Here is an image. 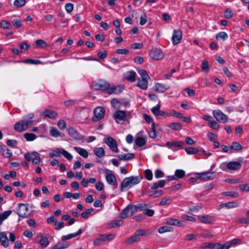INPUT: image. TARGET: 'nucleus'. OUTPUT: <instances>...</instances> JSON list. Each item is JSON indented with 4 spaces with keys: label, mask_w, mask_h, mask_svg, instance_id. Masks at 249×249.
Returning <instances> with one entry per match:
<instances>
[{
    "label": "nucleus",
    "mask_w": 249,
    "mask_h": 249,
    "mask_svg": "<svg viewBox=\"0 0 249 249\" xmlns=\"http://www.w3.org/2000/svg\"><path fill=\"white\" fill-rule=\"evenodd\" d=\"M165 145L169 148H173L174 147H181L184 145V143L179 141L167 142Z\"/></svg>",
    "instance_id": "obj_25"
},
{
    "label": "nucleus",
    "mask_w": 249,
    "mask_h": 249,
    "mask_svg": "<svg viewBox=\"0 0 249 249\" xmlns=\"http://www.w3.org/2000/svg\"><path fill=\"white\" fill-rule=\"evenodd\" d=\"M93 153L99 158H103L105 155V152L103 147H96L94 148Z\"/></svg>",
    "instance_id": "obj_30"
},
{
    "label": "nucleus",
    "mask_w": 249,
    "mask_h": 249,
    "mask_svg": "<svg viewBox=\"0 0 249 249\" xmlns=\"http://www.w3.org/2000/svg\"><path fill=\"white\" fill-rule=\"evenodd\" d=\"M169 89V87L160 83H157L155 85V90L160 93H163Z\"/></svg>",
    "instance_id": "obj_26"
},
{
    "label": "nucleus",
    "mask_w": 249,
    "mask_h": 249,
    "mask_svg": "<svg viewBox=\"0 0 249 249\" xmlns=\"http://www.w3.org/2000/svg\"><path fill=\"white\" fill-rule=\"evenodd\" d=\"M171 201V198L170 197H165L162 198L161 200L159 203V205L160 206H163L165 204H168L170 203Z\"/></svg>",
    "instance_id": "obj_57"
},
{
    "label": "nucleus",
    "mask_w": 249,
    "mask_h": 249,
    "mask_svg": "<svg viewBox=\"0 0 249 249\" xmlns=\"http://www.w3.org/2000/svg\"><path fill=\"white\" fill-rule=\"evenodd\" d=\"M135 142L138 146L142 147L146 144V141L143 138L138 137L135 139Z\"/></svg>",
    "instance_id": "obj_38"
},
{
    "label": "nucleus",
    "mask_w": 249,
    "mask_h": 249,
    "mask_svg": "<svg viewBox=\"0 0 249 249\" xmlns=\"http://www.w3.org/2000/svg\"><path fill=\"white\" fill-rule=\"evenodd\" d=\"M198 219L205 224H211L214 220V217L209 215H199Z\"/></svg>",
    "instance_id": "obj_20"
},
{
    "label": "nucleus",
    "mask_w": 249,
    "mask_h": 249,
    "mask_svg": "<svg viewBox=\"0 0 249 249\" xmlns=\"http://www.w3.org/2000/svg\"><path fill=\"white\" fill-rule=\"evenodd\" d=\"M104 142L109 147L110 149L115 152H118L116 141L112 137L108 136L104 139Z\"/></svg>",
    "instance_id": "obj_9"
},
{
    "label": "nucleus",
    "mask_w": 249,
    "mask_h": 249,
    "mask_svg": "<svg viewBox=\"0 0 249 249\" xmlns=\"http://www.w3.org/2000/svg\"><path fill=\"white\" fill-rule=\"evenodd\" d=\"M0 243L4 248H7L9 246V241L5 232H0Z\"/></svg>",
    "instance_id": "obj_23"
},
{
    "label": "nucleus",
    "mask_w": 249,
    "mask_h": 249,
    "mask_svg": "<svg viewBox=\"0 0 249 249\" xmlns=\"http://www.w3.org/2000/svg\"><path fill=\"white\" fill-rule=\"evenodd\" d=\"M145 207H146V204L144 203L131 205L132 213L134 214L139 211H143Z\"/></svg>",
    "instance_id": "obj_21"
},
{
    "label": "nucleus",
    "mask_w": 249,
    "mask_h": 249,
    "mask_svg": "<svg viewBox=\"0 0 249 249\" xmlns=\"http://www.w3.org/2000/svg\"><path fill=\"white\" fill-rule=\"evenodd\" d=\"M107 238L104 234H100L99 236L93 241L94 244L96 245H100L104 241H106Z\"/></svg>",
    "instance_id": "obj_35"
},
{
    "label": "nucleus",
    "mask_w": 249,
    "mask_h": 249,
    "mask_svg": "<svg viewBox=\"0 0 249 249\" xmlns=\"http://www.w3.org/2000/svg\"><path fill=\"white\" fill-rule=\"evenodd\" d=\"M230 243H225L222 245L219 243L206 242L202 245L203 248H208L209 249H229L230 248Z\"/></svg>",
    "instance_id": "obj_4"
},
{
    "label": "nucleus",
    "mask_w": 249,
    "mask_h": 249,
    "mask_svg": "<svg viewBox=\"0 0 249 249\" xmlns=\"http://www.w3.org/2000/svg\"><path fill=\"white\" fill-rule=\"evenodd\" d=\"M126 111L123 110H117L114 112L113 114V117L116 120V122L117 123H120L117 120H119L123 122L124 119L126 118Z\"/></svg>",
    "instance_id": "obj_14"
},
{
    "label": "nucleus",
    "mask_w": 249,
    "mask_h": 249,
    "mask_svg": "<svg viewBox=\"0 0 249 249\" xmlns=\"http://www.w3.org/2000/svg\"><path fill=\"white\" fill-rule=\"evenodd\" d=\"M165 180H160L158 182H154L151 187V190H155L159 187H163L165 184Z\"/></svg>",
    "instance_id": "obj_34"
},
{
    "label": "nucleus",
    "mask_w": 249,
    "mask_h": 249,
    "mask_svg": "<svg viewBox=\"0 0 249 249\" xmlns=\"http://www.w3.org/2000/svg\"><path fill=\"white\" fill-rule=\"evenodd\" d=\"M12 213V211L9 210L0 214V225L1 224L3 221L6 219Z\"/></svg>",
    "instance_id": "obj_41"
},
{
    "label": "nucleus",
    "mask_w": 249,
    "mask_h": 249,
    "mask_svg": "<svg viewBox=\"0 0 249 249\" xmlns=\"http://www.w3.org/2000/svg\"><path fill=\"white\" fill-rule=\"evenodd\" d=\"M201 68L203 71L207 72L209 71V65L208 62L206 60H204L202 61L201 64Z\"/></svg>",
    "instance_id": "obj_54"
},
{
    "label": "nucleus",
    "mask_w": 249,
    "mask_h": 249,
    "mask_svg": "<svg viewBox=\"0 0 249 249\" xmlns=\"http://www.w3.org/2000/svg\"><path fill=\"white\" fill-rule=\"evenodd\" d=\"M182 38V32L180 30H175L172 37V41L174 45L178 44Z\"/></svg>",
    "instance_id": "obj_11"
},
{
    "label": "nucleus",
    "mask_w": 249,
    "mask_h": 249,
    "mask_svg": "<svg viewBox=\"0 0 249 249\" xmlns=\"http://www.w3.org/2000/svg\"><path fill=\"white\" fill-rule=\"evenodd\" d=\"M26 2V0H15L14 5L17 8H19L25 5Z\"/></svg>",
    "instance_id": "obj_50"
},
{
    "label": "nucleus",
    "mask_w": 249,
    "mask_h": 249,
    "mask_svg": "<svg viewBox=\"0 0 249 249\" xmlns=\"http://www.w3.org/2000/svg\"><path fill=\"white\" fill-rule=\"evenodd\" d=\"M18 209L17 210V214L20 217L27 218L30 216L28 213L29 209L27 204L19 203L18 205Z\"/></svg>",
    "instance_id": "obj_6"
},
{
    "label": "nucleus",
    "mask_w": 249,
    "mask_h": 249,
    "mask_svg": "<svg viewBox=\"0 0 249 249\" xmlns=\"http://www.w3.org/2000/svg\"><path fill=\"white\" fill-rule=\"evenodd\" d=\"M36 47L43 48L47 46L46 43L42 39H38L36 41Z\"/></svg>",
    "instance_id": "obj_45"
},
{
    "label": "nucleus",
    "mask_w": 249,
    "mask_h": 249,
    "mask_svg": "<svg viewBox=\"0 0 249 249\" xmlns=\"http://www.w3.org/2000/svg\"><path fill=\"white\" fill-rule=\"evenodd\" d=\"M106 178L107 183L110 185H117V181L116 177L112 173H107L106 175Z\"/></svg>",
    "instance_id": "obj_18"
},
{
    "label": "nucleus",
    "mask_w": 249,
    "mask_h": 249,
    "mask_svg": "<svg viewBox=\"0 0 249 249\" xmlns=\"http://www.w3.org/2000/svg\"><path fill=\"white\" fill-rule=\"evenodd\" d=\"M41 115L45 116L46 117H48L52 119H54L57 116L58 113L53 110L45 109L41 113Z\"/></svg>",
    "instance_id": "obj_19"
},
{
    "label": "nucleus",
    "mask_w": 249,
    "mask_h": 249,
    "mask_svg": "<svg viewBox=\"0 0 249 249\" xmlns=\"http://www.w3.org/2000/svg\"><path fill=\"white\" fill-rule=\"evenodd\" d=\"M241 166V163L240 162L230 161L221 163L220 168L223 171H226V168L231 170H236L239 169Z\"/></svg>",
    "instance_id": "obj_3"
},
{
    "label": "nucleus",
    "mask_w": 249,
    "mask_h": 249,
    "mask_svg": "<svg viewBox=\"0 0 249 249\" xmlns=\"http://www.w3.org/2000/svg\"><path fill=\"white\" fill-rule=\"evenodd\" d=\"M136 73L133 71H128L124 73V77L127 81L134 82L136 81Z\"/></svg>",
    "instance_id": "obj_17"
},
{
    "label": "nucleus",
    "mask_w": 249,
    "mask_h": 249,
    "mask_svg": "<svg viewBox=\"0 0 249 249\" xmlns=\"http://www.w3.org/2000/svg\"><path fill=\"white\" fill-rule=\"evenodd\" d=\"M163 194L162 190H150V196L154 197H158L162 196Z\"/></svg>",
    "instance_id": "obj_40"
},
{
    "label": "nucleus",
    "mask_w": 249,
    "mask_h": 249,
    "mask_svg": "<svg viewBox=\"0 0 249 249\" xmlns=\"http://www.w3.org/2000/svg\"><path fill=\"white\" fill-rule=\"evenodd\" d=\"M171 228L169 226H162L158 229V232L160 233H163L165 232L170 231Z\"/></svg>",
    "instance_id": "obj_61"
},
{
    "label": "nucleus",
    "mask_w": 249,
    "mask_h": 249,
    "mask_svg": "<svg viewBox=\"0 0 249 249\" xmlns=\"http://www.w3.org/2000/svg\"><path fill=\"white\" fill-rule=\"evenodd\" d=\"M214 173V172H205L201 173L196 174V176L197 178H200L202 180H207L212 179L213 178L212 176Z\"/></svg>",
    "instance_id": "obj_16"
},
{
    "label": "nucleus",
    "mask_w": 249,
    "mask_h": 249,
    "mask_svg": "<svg viewBox=\"0 0 249 249\" xmlns=\"http://www.w3.org/2000/svg\"><path fill=\"white\" fill-rule=\"evenodd\" d=\"M60 153L61 149L60 150H54L52 152L50 153L49 156L51 158L54 157H59L60 156Z\"/></svg>",
    "instance_id": "obj_62"
},
{
    "label": "nucleus",
    "mask_w": 249,
    "mask_h": 249,
    "mask_svg": "<svg viewBox=\"0 0 249 249\" xmlns=\"http://www.w3.org/2000/svg\"><path fill=\"white\" fill-rule=\"evenodd\" d=\"M112 107L114 108H119L121 107V103L116 98H113L111 101Z\"/></svg>",
    "instance_id": "obj_51"
},
{
    "label": "nucleus",
    "mask_w": 249,
    "mask_h": 249,
    "mask_svg": "<svg viewBox=\"0 0 249 249\" xmlns=\"http://www.w3.org/2000/svg\"><path fill=\"white\" fill-rule=\"evenodd\" d=\"M24 125L23 121L21 120L17 122L14 125L15 130L18 132H20L26 130V127Z\"/></svg>",
    "instance_id": "obj_24"
},
{
    "label": "nucleus",
    "mask_w": 249,
    "mask_h": 249,
    "mask_svg": "<svg viewBox=\"0 0 249 249\" xmlns=\"http://www.w3.org/2000/svg\"><path fill=\"white\" fill-rule=\"evenodd\" d=\"M93 87L96 90L106 91L109 89L110 84L106 81L100 80L98 83L94 84Z\"/></svg>",
    "instance_id": "obj_8"
},
{
    "label": "nucleus",
    "mask_w": 249,
    "mask_h": 249,
    "mask_svg": "<svg viewBox=\"0 0 249 249\" xmlns=\"http://www.w3.org/2000/svg\"><path fill=\"white\" fill-rule=\"evenodd\" d=\"M145 178L148 180H151L153 178V174L152 171L150 169H146L145 172Z\"/></svg>",
    "instance_id": "obj_59"
},
{
    "label": "nucleus",
    "mask_w": 249,
    "mask_h": 249,
    "mask_svg": "<svg viewBox=\"0 0 249 249\" xmlns=\"http://www.w3.org/2000/svg\"><path fill=\"white\" fill-rule=\"evenodd\" d=\"M135 157V154L133 153L130 154H120L117 155V157L121 160H132L134 159Z\"/></svg>",
    "instance_id": "obj_28"
},
{
    "label": "nucleus",
    "mask_w": 249,
    "mask_h": 249,
    "mask_svg": "<svg viewBox=\"0 0 249 249\" xmlns=\"http://www.w3.org/2000/svg\"><path fill=\"white\" fill-rule=\"evenodd\" d=\"M123 88L121 86H112L109 88L107 93L109 94H119L122 92Z\"/></svg>",
    "instance_id": "obj_22"
},
{
    "label": "nucleus",
    "mask_w": 249,
    "mask_h": 249,
    "mask_svg": "<svg viewBox=\"0 0 249 249\" xmlns=\"http://www.w3.org/2000/svg\"><path fill=\"white\" fill-rule=\"evenodd\" d=\"M185 151L188 154H194L197 153L198 150L196 148L189 147L185 148Z\"/></svg>",
    "instance_id": "obj_53"
},
{
    "label": "nucleus",
    "mask_w": 249,
    "mask_h": 249,
    "mask_svg": "<svg viewBox=\"0 0 249 249\" xmlns=\"http://www.w3.org/2000/svg\"><path fill=\"white\" fill-rule=\"evenodd\" d=\"M213 113V116L218 122L223 124L228 122L229 119L228 116L223 113L220 110H214Z\"/></svg>",
    "instance_id": "obj_7"
},
{
    "label": "nucleus",
    "mask_w": 249,
    "mask_h": 249,
    "mask_svg": "<svg viewBox=\"0 0 249 249\" xmlns=\"http://www.w3.org/2000/svg\"><path fill=\"white\" fill-rule=\"evenodd\" d=\"M105 109L103 107H98L94 110V116L92 118L93 122H97L101 120L105 116Z\"/></svg>",
    "instance_id": "obj_5"
},
{
    "label": "nucleus",
    "mask_w": 249,
    "mask_h": 249,
    "mask_svg": "<svg viewBox=\"0 0 249 249\" xmlns=\"http://www.w3.org/2000/svg\"><path fill=\"white\" fill-rule=\"evenodd\" d=\"M24 138L27 141H32L35 140L36 138V135L34 133H26L23 135Z\"/></svg>",
    "instance_id": "obj_42"
},
{
    "label": "nucleus",
    "mask_w": 249,
    "mask_h": 249,
    "mask_svg": "<svg viewBox=\"0 0 249 249\" xmlns=\"http://www.w3.org/2000/svg\"><path fill=\"white\" fill-rule=\"evenodd\" d=\"M238 203L235 202H229L221 205L222 207H226L227 208H232L237 207Z\"/></svg>",
    "instance_id": "obj_46"
},
{
    "label": "nucleus",
    "mask_w": 249,
    "mask_h": 249,
    "mask_svg": "<svg viewBox=\"0 0 249 249\" xmlns=\"http://www.w3.org/2000/svg\"><path fill=\"white\" fill-rule=\"evenodd\" d=\"M23 63L25 64H41L42 62L39 60H35L32 59H27L22 61Z\"/></svg>",
    "instance_id": "obj_44"
},
{
    "label": "nucleus",
    "mask_w": 249,
    "mask_h": 249,
    "mask_svg": "<svg viewBox=\"0 0 249 249\" xmlns=\"http://www.w3.org/2000/svg\"><path fill=\"white\" fill-rule=\"evenodd\" d=\"M142 178V177L141 176H131L124 178L121 184V191L124 192L126 189L130 188L138 184Z\"/></svg>",
    "instance_id": "obj_1"
},
{
    "label": "nucleus",
    "mask_w": 249,
    "mask_h": 249,
    "mask_svg": "<svg viewBox=\"0 0 249 249\" xmlns=\"http://www.w3.org/2000/svg\"><path fill=\"white\" fill-rule=\"evenodd\" d=\"M68 133L70 137L75 140L79 139V133L73 127H70L68 129Z\"/></svg>",
    "instance_id": "obj_27"
},
{
    "label": "nucleus",
    "mask_w": 249,
    "mask_h": 249,
    "mask_svg": "<svg viewBox=\"0 0 249 249\" xmlns=\"http://www.w3.org/2000/svg\"><path fill=\"white\" fill-rule=\"evenodd\" d=\"M228 37V35L225 32H220L217 35L216 39L217 41H225Z\"/></svg>",
    "instance_id": "obj_37"
},
{
    "label": "nucleus",
    "mask_w": 249,
    "mask_h": 249,
    "mask_svg": "<svg viewBox=\"0 0 249 249\" xmlns=\"http://www.w3.org/2000/svg\"><path fill=\"white\" fill-rule=\"evenodd\" d=\"M123 223L122 220H114L111 221L109 224V227L111 228H114L117 227H119L122 225Z\"/></svg>",
    "instance_id": "obj_39"
},
{
    "label": "nucleus",
    "mask_w": 249,
    "mask_h": 249,
    "mask_svg": "<svg viewBox=\"0 0 249 249\" xmlns=\"http://www.w3.org/2000/svg\"><path fill=\"white\" fill-rule=\"evenodd\" d=\"M148 79L146 78H142V79L138 82V84H137V86L140 88L142 89H146L148 88Z\"/></svg>",
    "instance_id": "obj_31"
},
{
    "label": "nucleus",
    "mask_w": 249,
    "mask_h": 249,
    "mask_svg": "<svg viewBox=\"0 0 249 249\" xmlns=\"http://www.w3.org/2000/svg\"><path fill=\"white\" fill-rule=\"evenodd\" d=\"M61 153L67 159L69 160H71L73 158L71 154L63 149H61Z\"/></svg>",
    "instance_id": "obj_55"
},
{
    "label": "nucleus",
    "mask_w": 249,
    "mask_h": 249,
    "mask_svg": "<svg viewBox=\"0 0 249 249\" xmlns=\"http://www.w3.org/2000/svg\"><path fill=\"white\" fill-rule=\"evenodd\" d=\"M149 55L154 60H160L164 57V53L162 51L157 48L152 49L149 52Z\"/></svg>",
    "instance_id": "obj_10"
},
{
    "label": "nucleus",
    "mask_w": 249,
    "mask_h": 249,
    "mask_svg": "<svg viewBox=\"0 0 249 249\" xmlns=\"http://www.w3.org/2000/svg\"><path fill=\"white\" fill-rule=\"evenodd\" d=\"M132 213L131 204L127 205L120 213V217L124 219L133 215Z\"/></svg>",
    "instance_id": "obj_12"
},
{
    "label": "nucleus",
    "mask_w": 249,
    "mask_h": 249,
    "mask_svg": "<svg viewBox=\"0 0 249 249\" xmlns=\"http://www.w3.org/2000/svg\"><path fill=\"white\" fill-rule=\"evenodd\" d=\"M93 211V208L88 209L85 212L81 213V216L84 219H88L89 217L90 213H91Z\"/></svg>",
    "instance_id": "obj_49"
},
{
    "label": "nucleus",
    "mask_w": 249,
    "mask_h": 249,
    "mask_svg": "<svg viewBox=\"0 0 249 249\" xmlns=\"http://www.w3.org/2000/svg\"><path fill=\"white\" fill-rule=\"evenodd\" d=\"M70 244L65 241L57 243L53 247V249H64L68 248Z\"/></svg>",
    "instance_id": "obj_33"
},
{
    "label": "nucleus",
    "mask_w": 249,
    "mask_h": 249,
    "mask_svg": "<svg viewBox=\"0 0 249 249\" xmlns=\"http://www.w3.org/2000/svg\"><path fill=\"white\" fill-rule=\"evenodd\" d=\"M224 17L226 18L230 19L233 17V13L230 9H227L224 12Z\"/></svg>",
    "instance_id": "obj_56"
},
{
    "label": "nucleus",
    "mask_w": 249,
    "mask_h": 249,
    "mask_svg": "<svg viewBox=\"0 0 249 249\" xmlns=\"http://www.w3.org/2000/svg\"><path fill=\"white\" fill-rule=\"evenodd\" d=\"M50 133L51 136L54 137H58L59 136V131L58 130L54 128L53 127L50 131Z\"/></svg>",
    "instance_id": "obj_64"
},
{
    "label": "nucleus",
    "mask_w": 249,
    "mask_h": 249,
    "mask_svg": "<svg viewBox=\"0 0 249 249\" xmlns=\"http://www.w3.org/2000/svg\"><path fill=\"white\" fill-rule=\"evenodd\" d=\"M36 242L39 243L43 249L46 248L49 244L48 238L42 235L37 236Z\"/></svg>",
    "instance_id": "obj_13"
},
{
    "label": "nucleus",
    "mask_w": 249,
    "mask_h": 249,
    "mask_svg": "<svg viewBox=\"0 0 249 249\" xmlns=\"http://www.w3.org/2000/svg\"><path fill=\"white\" fill-rule=\"evenodd\" d=\"M33 155L34 156L32 160V162L34 165H38L41 161L39 154L36 152H33Z\"/></svg>",
    "instance_id": "obj_36"
},
{
    "label": "nucleus",
    "mask_w": 249,
    "mask_h": 249,
    "mask_svg": "<svg viewBox=\"0 0 249 249\" xmlns=\"http://www.w3.org/2000/svg\"><path fill=\"white\" fill-rule=\"evenodd\" d=\"M0 25L3 29H9L11 24L9 21L6 20H2L0 22Z\"/></svg>",
    "instance_id": "obj_58"
},
{
    "label": "nucleus",
    "mask_w": 249,
    "mask_h": 249,
    "mask_svg": "<svg viewBox=\"0 0 249 249\" xmlns=\"http://www.w3.org/2000/svg\"><path fill=\"white\" fill-rule=\"evenodd\" d=\"M166 223L168 225L177 226L178 227H181L182 224L181 222L177 219H174L173 218H168L166 219Z\"/></svg>",
    "instance_id": "obj_29"
},
{
    "label": "nucleus",
    "mask_w": 249,
    "mask_h": 249,
    "mask_svg": "<svg viewBox=\"0 0 249 249\" xmlns=\"http://www.w3.org/2000/svg\"><path fill=\"white\" fill-rule=\"evenodd\" d=\"M139 74L142 77V78L150 79V76L148 75L147 71L143 69H140L138 70Z\"/></svg>",
    "instance_id": "obj_52"
},
{
    "label": "nucleus",
    "mask_w": 249,
    "mask_h": 249,
    "mask_svg": "<svg viewBox=\"0 0 249 249\" xmlns=\"http://www.w3.org/2000/svg\"><path fill=\"white\" fill-rule=\"evenodd\" d=\"M231 151L233 150L235 151H239L242 149V146L239 143L234 142L231 143Z\"/></svg>",
    "instance_id": "obj_43"
},
{
    "label": "nucleus",
    "mask_w": 249,
    "mask_h": 249,
    "mask_svg": "<svg viewBox=\"0 0 249 249\" xmlns=\"http://www.w3.org/2000/svg\"><path fill=\"white\" fill-rule=\"evenodd\" d=\"M185 175V172L181 169H177L175 171V175L177 178H181L184 177Z\"/></svg>",
    "instance_id": "obj_47"
},
{
    "label": "nucleus",
    "mask_w": 249,
    "mask_h": 249,
    "mask_svg": "<svg viewBox=\"0 0 249 249\" xmlns=\"http://www.w3.org/2000/svg\"><path fill=\"white\" fill-rule=\"evenodd\" d=\"M65 8L68 13H70L73 10V4L71 3H67L65 6Z\"/></svg>",
    "instance_id": "obj_63"
},
{
    "label": "nucleus",
    "mask_w": 249,
    "mask_h": 249,
    "mask_svg": "<svg viewBox=\"0 0 249 249\" xmlns=\"http://www.w3.org/2000/svg\"><path fill=\"white\" fill-rule=\"evenodd\" d=\"M168 126L175 130H179L181 129V124L178 123H171L168 124Z\"/></svg>",
    "instance_id": "obj_48"
},
{
    "label": "nucleus",
    "mask_w": 249,
    "mask_h": 249,
    "mask_svg": "<svg viewBox=\"0 0 249 249\" xmlns=\"http://www.w3.org/2000/svg\"><path fill=\"white\" fill-rule=\"evenodd\" d=\"M18 141L16 140H8L6 142V144L12 147H15L18 144Z\"/></svg>",
    "instance_id": "obj_60"
},
{
    "label": "nucleus",
    "mask_w": 249,
    "mask_h": 249,
    "mask_svg": "<svg viewBox=\"0 0 249 249\" xmlns=\"http://www.w3.org/2000/svg\"><path fill=\"white\" fill-rule=\"evenodd\" d=\"M151 233V231L149 230H145L143 229H138L134 232L133 235L128 238L124 242L125 245H130L135 242L140 241V236H147Z\"/></svg>",
    "instance_id": "obj_2"
},
{
    "label": "nucleus",
    "mask_w": 249,
    "mask_h": 249,
    "mask_svg": "<svg viewBox=\"0 0 249 249\" xmlns=\"http://www.w3.org/2000/svg\"><path fill=\"white\" fill-rule=\"evenodd\" d=\"M160 105L159 104L157 106L154 107L151 109V112L156 116H168V115L165 112L160 109Z\"/></svg>",
    "instance_id": "obj_15"
},
{
    "label": "nucleus",
    "mask_w": 249,
    "mask_h": 249,
    "mask_svg": "<svg viewBox=\"0 0 249 249\" xmlns=\"http://www.w3.org/2000/svg\"><path fill=\"white\" fill-rule=\"evenodd\" d=\"M74 149L82 157L84 158H87L89 156L88 151L82 148L75 146Z\"/></svg>",
    "instance_id": "obj_32"
}]
</instances>
